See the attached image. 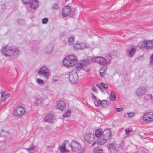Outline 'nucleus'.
<instances>
[{"instance_id":"1","label":"nucleus","mask_w":153,"mask_h":153,"mask_svg":"<svg viewBox=\"0 0 153 153\" xmlns=\"http://www.w3.org/2000/svg\"><path fill=\"white\" fill-rule=\"evenodd\" d=\"M1 53L6 57L16 58L18 56L19 51L17 48H13L10 47L5 45L2 47Z\"/></svg>"},{"instance_id":"2","label":"nucleus","mask_w":153,"mask_h":153,"mask_svg":"<svg viewBox=\"0 0 153 153\" xmlns=\"http://www.w3.org/2000/svg\"><path fill=\"white\" fill-rule=\"evenodd\" d=\"M78 61V58L76 56L70 55L67 56L64 59L63 63L64 65L68 68L74 65Z\"/></svg>"},{"instance_id":"3","label":"nucleus","mask_w":153,"mask_h":153,"mask_svg":"<svg viewBox=\"0 0 153 153\" xmlns=\"http://www.w3.org/2000/svg\"><path fill=\"white\" fill-rule=\"evenodd\" d=\"M70 146L73 152L83 153L85 152V148L82 147L80 143L76 140H73L71 143Z\"/></svg>"},{"instance_id":"4","label":"nucleus","mask_w":153,"mask_h":153,"mask_svg":"<svg viewBox=\"0 0 153 153\" xmlns=\"http://www.w3.org/2000/svg\"><path fill=\"white\" fill-rule=\"evenodd\" d=\"M138 47L140 48L152 49L153 48V40H144L139 43Z\"/></svg>"},{"instance_id":"5","label":"nucleus","mask_w":153,"mask_h":153,"mask_svg":"<svg viewBox=\"0 0 153 153\" xmlns=\"http://www.w3.org/2000/svg\"><path fill=\"white\" fill-rule=\"evenodd\" d=\"M38 75L40 77L47 80L49 78L50 72L48 68L46 66H42L37 71Z\"/></svg>"},{"instance_id":"6","label":"nucleus","mask_w":153,"mask_h":153,"mask_svg":"<svg viewBox=\"0 0 153 153\" xmlns=\"http://www.w3.org/2000/svg\"><path fill=\"white\" fill-rule=\"evenodd\" d=\"M68 79L72 83L74 84L77 82L78 76L75 71H71L68 73Z\"/></svg>"},{"instance_id":"7","label":"nucleus","mask_w":153,"mask_h":153,"mask_svg":"<svg viewBox=\"0 0 153 153\" xmlns=\"http://www.w3.org/2000/svg\"><path fill=\"white\" fill-rule=\"evenodd\" d=\"M25 112V109L23 107L18 106L13 111V114L15 116L19 117L23 114Z\"/></svg>"},{"instance_id":"8","label":"nucleus","mask_w":153,"mask_h":153,"mask_svg":"<svg viewBox=\"0 0 153 153\" xmlns=\"http://www.w3.org/2000/svg\"><path fill=\"white\" fill-rule=\"evenodd\" d=\"M94 137V136L93 134L91 133H88L85 135V140L86 142L89 144L94 142L91 145L92 146H93L95 144Z\"/></svg>"},{"instance_id":"9","label":"nucleus","mask_w":153,"mask_h":153,"mask_svg":"<svg viewBox=\"0 0 153 153\" xmlns=\"http://www.w3.org/2000/svg\"><path fill=\"white\" fill-rule=\"evenodd\" d=\"M91 61L92 62H97L102 65H104L107 64V60L102 57H95L91 59Z\"/></svg>"},{"instance_id":"10","label":"nucleus","mask_w":153,"mask_h":153,"mask_svg":"<svg viewBox=\"0 0 153 153\" xmlns=\"http://www.w3.org/2000/svg\"><path fill=\"white\" fill-rule=\"evenodd\" d=\"M146 91V88L145 87L141 86L136 89L135 93L137 96H141L145 94Z\"/></svg>"},{"instance_id":"11","label":"nucleus","mask_w":153,"mask_h":153,"mask_svg":"<svg viewBox=\"0 0 153 153\" xmlns=\"http://www.w3.org/2000/svg\"><path fill=\"white\" fill-rule=\"evenodd\" d=\"M90 63V61L88 59L82 60L78 63L76 67V69L77 71L82 68L83 67L85 66Z\"/></svg>"},{"instance_id":"12","label":"nucleus","mask_w":153,"mask_h":153,"mask_svg":"<svg viewBox=\"0 0 153 153\" xmlns=\"http://www.w3.org/2000/svg\"><path fill=\"white\" fill-rule=\"evenodd\" d=\"M143 120L146 122H149L153 120V113L149 112L145 113L143 116Z\"/></svg>"},{"instance_id":"13","label":"nucleus","mask_w":153,"mask_h":153,"mask_svg":"<svg viewBox=\"0 0 153 153\" xmlns=\"http://www.w3.org/2000/svg\"><path fill=\"white\" fill-rule=\"evenodd\" d=\"M111 130L109 128L105 129L102 131V137L108 140L111 137Z\"/></svg>"},{"instance_id":"14","label":"nucleus","mask_w":153,"mask_h":153,"mask_svg":"<svg viewBox=\"0 0 153 153\" xmlns=\"http://www.w3.org/2000/svg\"><path fill=\"white\" fill-rule=\"evenodd\" d=\"M71 12V8L69 6H65L63 10L62 15L65 17L68 16Z\"/></svg>"},{"instance_id":"15","label":"nucleus","mask_w":153,"mask_h":153,"mask_svg":"<svg viewBox=\"0 0 153 153\" xmlns=\"http://www.w3.org/2000/svg\"><path fill=\"white\" fill-rule=\"evenodd\" d=\"M66 105L64 102L62 100H59L56 103V108L62 110L65 107Z\"/></svg>"},{"instance_id":"16","label":"nucleus","mask_w":153,"mask_h":153,"mask_svg":"<svg viewBox=\"0 0 153 153\" xmlns=\"http://www.w3.org/2000/svg\"><path fill=\"white\" fill-rule=\"evenodd\" d=\"M54 118V116L52 114H50L45 117L44 120L46 122L52 123Z\"/></svg>"},{"instance_id":"17","label":"nucleus","mask_w":153,"mask_h":153,"mask_svg":"<svg viewBox=\"0 0 153 153\" xmlns=\"http://www.w3.org/2000/svg\"><path fill=\"white\" fill-rule=\"evenodd\" d=\"M53 50V46L52 45H47L45 48V53L47 55H49L51 53Z\"/></svg>"},{"instance_id":"18","label":"nucleus","mask_w":153,"mask_h":153,"mask_svg":"<svg viewBox=\"0 0 153 153\" xmlns=\"http://www.w3.org/2000/svg\"><path fill=\"white\" fill-rule=\"evenodd\" d=\"M109 147L110 149H112L115 152H117L119 149V146L115 143H111L109 144Z\"/></svg>"},{"instance_id":"19","label":"nucleus","mask_w":153,"mask_h":153,"mask_svg":"<svg viewBox=\"0 0 153 153\" xmlns=\"http://www.w3.org/2000/svg\"><path fill=\"white\" fill-rule=\"evenodd\" d=\"M108 140L107 139L102 137L98 139L97 143L98 145L102 146L105 144Z\"/></svg>"},{"instance_id":"20","label":"nucleus","mask_w":153,"mask_h":153,"mask_svg":"<svg viewBox=\"0 0 153 153\" xmlns=\"http://www.w3.org/2000/svg\"><path fill=\"white\" fill-rule=\"evenodd\" d=\"M42 101V98L40 96H39L35 98L34 104L36 106H38L41 104Z\"/></svg>"},{"instance_id":"21","label":"nucleus","mask_w":153,"mask_h":153,"mask_svg":"<svg viewBox=\"0 0 153 153\" xmlns=\"http://www.w3.org/2000/svg\"><path fill=\"white\" fill-rule=\"evenodd\" d=\"M136 51V49L134 48H130L128 51V57H131L134 54Z\"/></svg>"},{"instance_id":"22","label":"nucleus","mask_w":153,"mask_h":153,"mask_svg":"<svg viewBox=\"0 0 153 153\" xmlns=\"http://www.w3.org/2000/svg\"><path fill=\"white\" fill-rule=\"evenodd\" d=\"M107 69V66H104L102 67L100 70V73L101 76H104L106 74V71Z\"/></svg>"},{"instance_id":"23","label":"nucleus","mask_w":153,"mask_h":153,"mask_svg":"<svg viewBox=\"0 0 153 153\" xmlns=\"http://www.w3.org/2000/svg\"><path fill=\"white\" fill-rule=\"evenodd\" d=\"M38 5V3L36 0H33L30 3V8L35 9L36 8Z\"/></svg>"},{"instance_id":"24","label":"nucleus","mask_w":153,"mask_h":153,"mask_svg":"<svg viewBox=\"0 0 153 153\" xmlns=\"http://www.w3.org/2000/svg\"><path fill=\"white\" fill-rule=\"evenodd\" d=\"M71 110L70 109H68L65 111L63 114V117L64 118H67L71 115Z\"/></svg>"},{"instance_id":"25","label":"nucleus","mask_w":153,"mask_h":153,"mask_svg":"<svg viewBox=\"0 0 153 153\" xmlns=\"http://www.w3.org/2000/svg\"><path fill=\"white\" fill-rule=\"evenodd\" d=\"M81 50L89 49L91 48L90 45L85 43L82 42L80 43Z\"/></svg>"},{"instance_id":"26","label":"nucleus","mask_w":153,"mask_h":153,"mask_svg":"<svg viewBox=\"0 0 153 153\" xmlns=\"http://www.w3.org/2000/svg\"><path fill=\"white\" fill-rule=\"evenodd\" d=\"M25 149L27 150L29 153H34L35 151V147L33 145H32L29 148Z\"/></svg>"},{"instance_id":"27","label":"nucleus","mask_w":153,"mask_h":153,"mask_svg":"<svg viewBox=\"0 0 153 153\" xmlns=\"http://www.w3.org/2000/svg\"><path fill=\"white\" fill-rule=\"evenodd\" d=\"M109 99V100L111 101H114L116 99L115 93L111 91L110 93Z\"/></svg>"},{"instance_id":"28","label":"nucleus","mask_w":153,"mask_h":153,"mask_svg":"<svg viewBox=\"0 0 153 153\" xmlns=\"http://www.w3.org/2000/svg\"><path fill=\"white\" fill-rule=\"evenodd\" d=\"M1 97L2 98V101H5L7 99L6 96V94L4 93L3 91L0 90V97Z\"/></svg>"},{"instance_id":"29","label":"nucleus","mask_w":153,"mask_h":153,"mask_svg":"<svg viewBox=\"0 0 153 153\" xmlns=\"http://www.w3.org/2000/svg\"><path fill=\"white\" fill-rule=\"evenodd\" d=\"M108 102L105 100H103L102 101L101 104L102 106L104 107H107L109 105Z\"/></svg>"},{"instance_id":"30","label":"nucleus","mask_w":153,"mask_h":153,"mask_svg":"<svg viewBox=\"0 0 153 153\" xmlns=\"http://www.w3.org/2000/svg\"><path fill=\"white\" fill-rule=\"evenodd\" d=\"M94 153H103L102 149L99 147H97L94 148L93 151Z\"/></svg>"},{"instance_id":"31","label":"nucleus","mask_w":153,"mask_h":153,"mask_svg":"<svg viewBox=\"0 0 153 153\" xmlns=\"http://www.w3.org/2000/svg\"><path fill=\"white\" fill-rule=\"evenodd\" d=\"M75 50H81L80 43H76L74 45Z\"/></svg>"},{"instance_id":"32","label":"nucleus","mask_w":153,"mask_h":153,"mask_svg":"<svg viewBox=\"0 0 153 153\" xmlns=\"http://www.w3.org/2000/svg\"><path fill=\"white\" fill-rule=\"evenodd\" d=\"M95 134L96 137H99L102 134V131L100 129H97L95 131Z\"/></svg>"},{"instance_id":"33","label":"nucleus","mask_w":153,"mask_h":153,"mask_svg":"<svg viewBox=\"0 0 153 153\" xmlns=\"http://www.w3.org/2000/svg\"><path fill=\"white\" fill-rule=\"evenodd\" d=\"M74 38L73 37L71 36L68 39V44L69 45H72L74 42Z\"/></svg>"},{"instance_id":"34","label":"nucleus","mask_w":153,"mask_h":153,"mask_svg":"<svg viewBox=\"0 0 153 153\" xmlns=\"http://www.w3.org/2000/svg\"><path fill=\"white\" fill-rule=\"evenodd\" d=\"M95 101L94 102V103L96 106L98 107L99 105L101 104V101L100 99H98L97 98V100H95Z\"/></svg>"},{"instance_id":"35","label":"nucleus","mask_w":153,"mask_h":153,"mask_svg":"<svg viewBox=\"0 0 153 153\" xmlns=\"http://www.w3.org/2000/svg\"><path fill=\"white\" fill-rule=\"evenodd\" d=\"M59 150L60 152L62 153H65L67 152L65 146H60L59 148Z\"/></svg>"},{"instance_id":"36","label":"nucleus","mask_w":153,"mask_h":153,"mask_svg":"<svg viewBox=\"0 0 153 153\" xmlns=\"http://www.w3.org/2000/svg\"><path fill=\"white\" fill-rule=\"evenodd\" d=\"M39 50V48L38 47L34 46L32 48V51L35 53H37Z\"/></svg>"},{"instance_id":"37","label":"nucleus","mask_w":153,"mask_h":153,"mask_svg":"<svg viewBox=\"0 0 153 153\" xmlns=\"http://www.w3.org/2000/svg\"><path fill=\"white\" fill-rule=\"evenodd\" d=\"M48 19L47 17H45L42 20V22L43 24H46L47 23Z\"/></svg>"},{"instance_id":"38","label":"nucleus","mask_w":153,"mask_h":153,"mask_svg":"<svg viewBox=\"0 0 153 153\" xmlns=\"http://www.w3.org/2000/svg\"><path fill=\"white\" fill-rule=\"evenodd\" d=\"M52 7L55 10H57L59 9V7L57 3H55L53 5Z\"/></svg>"},{"instance_id":"39","label":"nucleus","mask_w":153,"mask_h":153,"mask_svg":"<svg viewBox=\"0 0 153 153\" xmlns=\"http://www.w3.org/2000/svg\"><path fill=\"white\" fill-rule=\"evenodd\" d=\"M36 82L39 84H43V81L40 79H37L36 80Z\"/></svg>"},{"instance_id":"40","label":"nucleus","mask_w":153,"mask_h":153,"mask_svg":"<svg viewBox=\"0 0 153 153\" xmlns=\"http://www.w3.org/2000/svg\"><path fill=\"white\" fill-rule=\"evenodd\" d=\"M100 85L101 86H102L104 88L106 89L108 88L107 85L104 83L101 82L100 83Z\"/></svg>"},{"instance_id":"41","label":"nucleus","mask_w":153,"mask_h":153,"mask_svg":"<svg viewBox=\"0 0 153 153\" xmlns=\"http://www.w3.org/2000/svg\"><path fill=\"white\" fill-rule=\"evenodd\" d=\"M150 64L152 65H153V53L150 57Z\"/></svg>"},{"instance_id":"42","label":"nucleus","mask_w":153,"mask_h":153,"mask_svg":"<svg viewBox=\"0 0 153 153\" xmlns=\"http://www.w3.org/2000/svg\"><path fill=\"white\" fill-rule=\"evenodd\" d=\"M22 1L23 3L24 4L26 5V4L29 3L30 2V0H22Z\"/></svg>"},{"instance_id":"43","label":"nucleus","mask_w":153,"mask_h":153,"mask_svg":"<svg viewBox=\"0 0 153 153\" xmlns=\"http://www.w3.org/2000/svg\"><path fill=\"white\" fill-rule=\"evenodd\" d=\"M91 88L92 90L95 92L97 93L98 92V91L95 86H92L91 87Z\"/></svg>"},{"instance_id":"44","label":"nucleus","mask_w":153,"mask_h":153,"mask_svg":"<svg viewBox=\"0 0 153 153\" xmlns=\"http://www.w3.org/2000/svg\"><path fill=\"white\" fill-rule=\"evenodd\" d=\"M127 114L129 117H131L133 116L134 114V113L133 112H129L127 113Z\"/></svg>"},{"instance_id":"45","label":"nucleus","mask_w":153,"mask_h":153,"mask_svg":"<svg viewBox=\"0 0 153 153\" xmlns=\"http://www.w3.org/2000/svg\"><path fill=\"white\" fill-rule=\"evenodd\" d=\"M132 131L131 129H126L125 130V132L126 134H128Z\"/></svg>"},{"instance_id":"46","label":"nucleus","mask_w":153,"mask_h":153,"mask_svg":"<svg viewBox=\"0 0 153 153\" xmlns=\"http://www.w3.org/2000/svg\"><path fill=\"white\" fill-rule=\"evenodd\" d=\"M18 23L20 24H23L24 23V21L22 19H19L18 21Z\"/></svg>"},{"instance_id":"47","label":"nucleus","mask_w":153,"mask_h":153,"mask_svg":"<svg viewBox=\"0 0 153 153\" xmlns=\"http://www.w3.org/2000/svg\"><path fill=\"white\" fill-rule=\"evenodd\" d=\"M82 69L86 72H88L89 71V69L85 66H83Z\"/></svg>"},{"instance_id":"48","label":"nucleus","mask_w":153,"mask_h":153,"mask_svg":"<svg viewBox=\"0 0 153 153\" xmlns=\"http://www.w3.org/2000/svg\"><path fill=\"white\" fill-rule=\"evenodd\" d=\"M96 85L97 86V87H98L100 89L102 92H104V91L102 89V87H101L100 85L98 84H97Z\"/></svg>"},{"instance_id":"49","label":"nucleus","mask_w":153,"mask_h":153,"mask_svg":"<svg viewBox=\"0 0 153 153\" xmlns=\"http://www.w3.org/2000/svg\"><path fill=\"white\" fill-rule=\"evenodd\" d=\"M148 96L150 100H153V96L152 95V94H149L148 95Z\"/></svg>"},{"instance_id":"50","label":"nucleus","mask_w":153,"mask_h":153,"mask_svg":"<svg viewBox=\"0 0 153 153\" xmlns=\"http://www.w3.org/2000/svg\"><path fill=\"white\" fill-rule=\"evenodd\" d=\"M122 108H116V110L117 112H119L121 110Z\"/></svg>"},{"instance_id":"51","label":"nucleus","mask_w":153,"mask_h":153,"mask_svg":"<svg viewBox=\"0 0 153 153\" xmlns=\"http://www.w3.org/2000/svg\"><path fill=\"white\" fill-rule=\"evenodd\" d=\"M91 95L92 97L95 100H97V98L96 97V96L93 94H91Z\"/></svg>"},{"instance_id":"52","label":"nucleus","mask_w":153,"mask_h":153,"mask_svg":"<svg viewBox=\"0 0 153 153\" xmlns=\"http://www.w3.org/2000/svg\"><path fill=\"white\" fill-rule=\"evenodd\" d=\"M110 57V58H109V59L108 60V61H107V64L106 65H108L110 63V62H111L110 60H111V57Z\"/></svg>"},{"instance_id":"53","label":"nucleus","mask_w":153,"mask_h":153,"mask_svg":"<svg viewBox=\"0 0 153 153\" xmlns=\"http://www.w3.org/2000/svg\"><path fill=\"white\" fill-rule=\"evenodd\" d=\"M53 81L54 82L57 81L58 80L57 78H53L52 79Z\"/></svg>"},{"instance_id":"54","label":"nucleus","mask_w":153,"mask_h":153,"mask_svg":"<svg viewBox=\"0 0 153 153\" xmlns=\"http://www.w3.org/2000/svg\"><path fill=\"white\" fill-rule=\"evenodd\" d=\"M10 94H6V96L9 97L10 96Z\"/></svg>"},{"instance_id":"55","label":"nucleus","mask_w":153,"mask_h":153,"mask_svg":"<svg viewBox=\"0 0 153 153\" xmlns=\"http://www.w3.org/2000/svg\"><path fill=\"white\" fill-rule=\"evenodd\" d=\"M134 1H136L138 3L140 1V0H134Z\"/></svg>"},{"instance_id":"56","label":"nucleus","mask_w":153,"mask_h":153,"mask_svg":"<svg viewBox=\"0 0 153 153\" xmlns=\"http://www.w3.org/2000/svg\"><path fill=\"white\" fill-rule=\"evenodd\" d=\"M45 88L46 89H47L48 88V86H45Z\"/></svg>"},{"instance_id":"57","label":"nucleus","mask_w":153,"mask_h":153,"mask_svg":"<svg viewBox=\"0 0 153 153\" xmlns=\"http://www.w3.org/2000/svg\"><path fill=\"white\" fill-rule=\"evenodd\" d=\"M152 102H153V100H152Z\"/></svg>"}]
</instances>
